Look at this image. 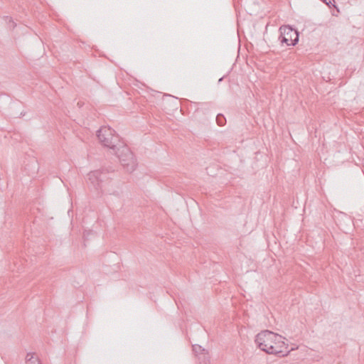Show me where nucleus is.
<instances>
[{
  "label": "nucleus",
  "mask_w": 364,
  "mask_h": 364,
  "mask_svg": "<svg viewBox=\"0 0 364 364\" xmlns=\"http://www.w3.org/2000/svg\"><path fill=\"white\" fill-rule=\"evenodd\" d=\"M283 339L282 336L265 330L256 336L255 343L259 349L267 353L284 357L289 353V350Z\"/></svg>",
  "instance_id": "obj_1"
},
{
  "label": "nucleus",
  "mask_w": 364,
  "mask_h": 364,
  "mask_svg": "<svg viewBox=\"0 0 364 364\" xmlns=\"http://www.w3.org/2000/svg\"><path fill=\"white\" fill-rule=\"evenodd\" d=\"M111 154H114L121 163V165L129 173L133 172L137 166L134 154L123 141Z\"/></svg>",
  "instance_id": "obj_2"
},
{
  "label": "nucleus",
  "mask_w": 364,
  "mask_h": 364,
  "mask_svg": "<svg viewBox=\"0 0 364 364\" xmlns=\"http://www.w3.org/2000/svg\"><path fill=\"white\" fill-rule=\"evenodd\" d=\"M96 136L99 142L107 148L110 153L124 141L116 131L109 126L101 127L97 131Z\"/></svg>",
  "instance_id": "obj_3"
},
{
  "label": "nucleus",
  "mask_w": 364,
  "mask_h": 364,
  "mask_svg": "<svg viewBox=\"0 0 364 364\" xmlns=\"http://www.w3.org/2000/svg\"><path fill=\"white\" fill-rule=\"evenodd\" d=\"M113 171L114 169L112 167L102 168L92 171V185L96 190L103 191V188L110 182L109 173Z\"/></svg>",
  "instance_id": "obj_4"
},
{
  "label": "nucleus",
  "mask_w": 364,
  "mask_h": 364,
  "mask_svg": "<svg viewBox=\"0 0 364 364\" xmlns=\"http://www.w3.org/2000/svg\"><path fill=\"white\" fill-rule=\"evenodd\" d=\"M279 40L287 46H295L299 41V32L289 26H282L279 28Z\"/></svg>",
  "instance_id": "obj_5"
},
{
  "label": "nucleus",
  "mask_w": 364,
  "mask_h": 364,
  "mask_svg": "<svg viewBox=\"0 0 364 364\" xmlns=\"http://www.w3.org/2000/svg\"><path fill=\"white\" fill-rule=\"evenodd\" d=\"M26 364H41L38 358L34 357V353H28L26 357Z\"/></svg>",
  "instance_id": "obj_6"
},
{
  "label": "nucleus",
  "mask_w": 364,
  "mask_h": 364,
  "mask_svg": "<svg viewBox=\"0 0 364 364\" xmlns=\"http://www.w3.org/2000/svg\"><path fill=\"white\" fill-rule=\"evenodd\" d=\"M193 351L196 354H207L205 349L203 348L199 345H193Z\"/></svg>",
  "instance_id": "obj_7"
},
{
  "label": "nucleus",
  "mask_w": 364,
  "mask_h": 364,
  "mask_svg": "<svg viewBox=\"0 0 364 364\" xmlns=\"http://www.w3.org/2000/svg\"><path fill=\"white\" fill-rule=\"evenodd\" d=\"M216 122H217V124L222 127V126H224L226 123V119L225 117L223 116V114H218L217 116H216Z\"/></svg>",
  "instance_id": "obj_8"
},
{
  "label": "nucleus",
  "mask_w": 364,
  "mask_h": 364,
  "mask_svg": "<svg viewBox=\"0 0 364 364\" xmlns=\"http://www.w3.org/2000/svg\"><path fill=\"white\" fill-rule=\"evenodd\" d=\"M89 236V232H85L84 233V237H85V240H86L87 239V237Z\"/></svg>",
  "instance_id": "obj_9"
}]
</instances>
